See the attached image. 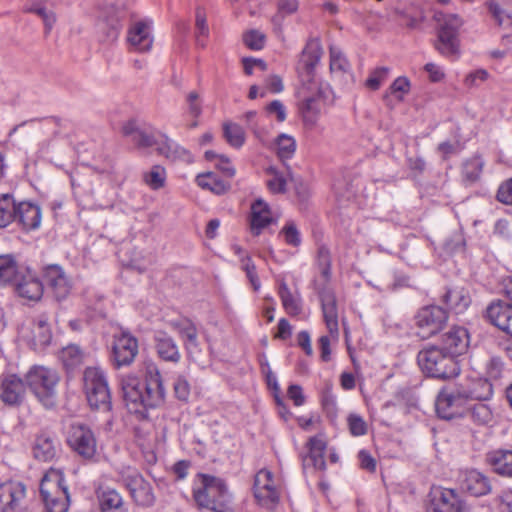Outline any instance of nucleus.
Wrapping results in <instances>:
<instances>
[{"mask_svg": "<svg viewBox=\"0 0 512 512\" xmlns=\"http://www.w3.org/2000/svg\"><path fill=\"white\" fill-rule=\"evenodd\" d=\"M478 389H469L470 386H443L439 391L435 409L438 417L444 420L461 417L470 400H487L492 394V386H475Z\"/></svg>", "mask_w": 512, "mask_h": 512, "instance_id": "nucleus-1", "label": "nucleus"}, {"mask_svg": "<svg viewBox=\"0 0 512 512\" xmlns=\"http://www.w3.org/2000/svg\"><path fill=\"white\" fill-rule=\"evenodd\" d=\"M193 498L200 508L213 512H227L231 502L225 482L206 474L200 475V486L193 489Z\"/></svg>", "mask_w": 512, "mask_h": 512, "instance_id": "nucleus-2", "label": "nucleus"}, {"mask_svg": "<svg viewBox=\"0 0 512 512\" xmlns=\"http://www.w3.org/2000/svg\"><path fill=\"white\" fill-rule=\"evenodd\" d=\"M417 361L422 372L434 379L450 380L460 372L455 358L436 346L422 349L417 355Z\"/></svg>", "mask_w": 512, "mask_h": 512, "instance_id": "nucleus-3", "label": "nucleus"}, {"mask_svg": "<svg viewBox=\"0 0 512 512\" xmlns=\"http://www.w3.org/2000/svg\"><path fill=\"white\" fill-rule=\"evenodd\" d=\"M437 23L436 49L443 56L457 58L460 54L459 29L462 20L456 14L436 11L433 16Z\"/></svg>", "mask_w": 512, "mask_h": 512, "instance_id": "nucleus-4", "label": "nucleus"}, {"mask_svg": "<svg viewBox=\"0 0 512 512\" xmlns=\"http://www.w3.org/2000/svg\"><path fill=\"white\" fill-rule=\"evenodd\" d=\"M328 86L316 78L304 80L297 90L298 108L304 123L313 126L321 111V100L326 97Z\"/></svg>", "mask_w": 512, "mask_h": 512, "instance_id": "nucleus-5", "label": "nucleus"}, {"mask_svg": "<svg viewBox=\"0 0 512 512\" xmlns=\"http://www.w3.org/2000/svg\"><path fill=\"white\" fill-rule=\"evenodd\" d=\"M40 493L49 512H66L69 507L68 487L63 473L50 469L42 478Z\"/></svg>", "mask_w": 512, "mask_h": 512, "instance_id": "nucleus-6", "label": "nucleus"}, {"mask_svg": "<svg viewBox=\"0 0 512 512\" xmlns=\"http://www.w3.org/2000/svg\"><path fill=\"white\" fill-rule=\"evenodd\" d=\"M121 390L128 411L146 418L148 408L161 401L163 386H121Z\"/></svg>", "mask_w": 512, "mask_h": 512, "instance_id": "nucleus-7", "label": "nucleus"}, {"mask_svg": "<svg viewBox=\"0 0 512 512\" xmlns=\"http://www.w3.org/2000/svg\"><path fill=\"white\" fill-rule=\"evenodd\" d=\"M320 300L323 318L328 329L329 336H321L318 343L321 359L324 362H328L331 359V340L337 341L339 337L338 311L335 294L330 289H325L320 292Z\"/></svg>", "mask_w": 512, "mask_h": 512, "instance_id": "nucleus-8", "label": "nucleus"}, {"mask_svg": "<svg viewBox=\"0 0 512 512\" xmlns=\"http://www.w3.org/2000/svg\"><path fill=\"white\" fill-rule=\"evenodd\" d=\"M254 497L262 508L274 510L280 502V490L278 489L274 475L270 470L261 469L254 477Z\"/></svg>", "mask_w": 512, "mask_h": 512, "instance_id": "nucleus-9", "label": "nucleus"}, {"mask_svg": "<svg viewBox=\"0 0 512 512\" xmlns=\"http://www.w3.org/2000/svg\"><path fill=\"white\" fill-rule=\"evenodd\" d=\"M138 354V340L128 331L114 334L110 360L116 368L129 366Z\"/></svg>", "mask_w": 512, "mask_h": 512, "instance_id": "nucleus-10", "label": "nucleus"}, {"mask_svg": "<svg viewBox=\"0 0 512 512\" xmlns=\"http://www.w3.org/2000/svg\"><path fill=\"white\" fill-rule=\"evenodd\" d=\"M448 320V312L437 305L422 307L415 316V324L419 335L423 338L431 337L440 332Z\"/></svg>", "mask_w": 512, "mask_h": 512, "instance_id": "nucleus-11", "label": "nucleus"}, {"mask_svg": "<svg viewBox=\"0 0 512 512\" xmlns=\"http://www.w3.org/2000/svg\"><path fill=\"white\" fill-rule=\"evenodd\" d=\"M70 448L85 460H92L97 452V441L93 431L86 425L72 424L67 437Z\"/></svg>", "mask_w": 512, "mask_h": 512, "instance_id": "nucleus-12", "label": "nucleus"}, {"mask_svg": "<svg viewBox=\"0 0 512 512\" xmlns=\"http://www.w3.org/2000/svg\"><path fill=\"white\" fill-rule=\"evenodd\" d=\"M428 512H468V507L455 490L441 489L432 493Z\"/></svg>", "mask_w": 512, "mask_h": 512, "instance_id": "nucleus-13", "label": "nucleus"}, {"mask_svg": "<svg viewBox=\"0 0 512 512\" xmlns=\"http://www.w3.org/2000/svg\"><path fill=\"white\" fill-rule=\"evenodd\" d=\"M459 484L462 491L474 497H481L492 492L491 479L476 469L461 472Z\"/></svg>", "mask_w": 512, "mask_h": 512, "instance_id": "nucleus-14", "label": "nucleus"}, {"mask_svg": "<svg viewBox=\"0 0 512 512\" xmlns=\"http://www.w3.org/2000/svg\"><path fill=\"white\" fill-rule=\"evenodd\" d=\"M19 333L34 349L46 347L52 338L47 320L42 317L30 322L28 325H23Z\"/></svg>", "mask_w": 512, "mask_h": 512, "instance_id": "nucleus-15", "label": "nucleus"}, {"mask_svg": "<svg viewBox=\"0 0 512 512\" xmlns=\"http://www.w3.org/2000/svg\"><path fill=\"white\" fill-rule=\"evenodd\" d=\"M26 494L24 484L8 481L0 484V510L2 512H15L22 508Z\"/></svg>", "mask_w": 512, "mask_h": 512, "instance_id": "nucleus-16", "label": "nucleus"}, {"mask_svg": "<svg viewBox=\"0 0 512 512\" xmlns=\"http://www.w3.org/2000/svg\"><path fill=\"white\" fill-rule=\"evenodd\" d=\"M134 501L141 506H150L154 502L152 488L137 472L131 471L123 478Z\"/></svg>", "mask_w": 512, "mask_h": 512, "instance_id": "nucleus-17", "label": "nucleus"}, {"mask_svg": "<svg viewBox=\"0 0 512 512\" xmlns=\"http://www.w3.org/2000/svg\"><path fill=\"white\" fill-rule=\"evenodd\" d=\"M127 41L133 51H150L154 42L150 23L146 21L133 23L128 30Z\"/></svg>", "mask_w": 512, "mask_h": 512, "instance_id": "nucleus-18", "label": "nucleus"}, {"mask_svg": "<svg viewBox=\"0 0 512 512\" xmlns=\"http://www.w3.org/2000/svg\"><path fill=\"white\" fill-rule=\"evenodd\" d=\"M486 318L488 321L512 336V305L498 300L492 302L486 309Z\"/></svg>", "mask_w": 512, "mask_h": 512, "instance_id": "nucleus-19", "label": "nucleus"}, {"mask_svg": "<svg viewBox=\"0 0 512 512\" xmlns=\"http://www.w3.org/2000/svg\"><path fill=\"white\" fill-rule=\"evenodd\" d=\"M270 395L274 398L276 405L278 406L279 415L287 420L291 413L285 404V395L281 390L280 386H269ZM286 397L293 401L295 406H301L305 402V396L301 386H288L286 389Z\"/></svg>", "mask_w": 512, "mask_h": 512, "instance_id": "nucleus-20", "label": "nucleus"}, {"mask_svg": "<svg viewBox=\"0 0 512 512\" xmlns=\"http://www.w3.org/2000/svg\"><path fill=\"white\" fill-rule=\"evenodd\" d=\"M44 278L57 300L65 299L69 295L71 283L60 266L50 265L46 267Z\"/></svg>", "mask_w": 512, "mask_h": 512, "instance_id": "nucleus-21", "label": "nucleus"}, {"mask_svg": "<svg viewBox=\"0 0 512 512\" xmlns=\"http://www.w3.org/2000/svg\"><path fill=\"white\" fill-rule=\"evenodd\" d=\"M443 351L455 358L463 354L469 346L468 332L464 327L454 326L443 335Z\"/></svg>", "mask_w": 512, "mask_h": 512, "instance_id": "nucleus-22", "label": "nucleus"}, {"mask_svg": "<svg viewBox=\"0 0 512 512\" xmlns=\"http://www.w3.org/2000/svg\"><path fill=\"white\" fill-rule=\"evenodd\" d=\"M323 54V49L319 40L312 39L307 42L302 51L300 63L304 72L301 74V79L308 80L315 78L313 72L315 67L320 62ZM303 82V80H301Z\"/></svg>", "mask_w": 512, "mask_h": 512, "instance_id": "nucleus-23", "label": "nucleus"}, {"mask_svg": "<svg viewBox=\"0 0 512 512\" xmlns=\"http://www.w3.org/2000/svg\"><path fill=\"white\" fill-rule=\"evenodd\" d=\"M58 449L59 443L55 436L42 432L36 436L32 451L36 460L49 462L56 457Z\"/></svg>", "mask_w": 512, "mask_h": 512, "instance_id": "nucleus-24", "label": "nucleus"}, {"mask_svg": "<svg viewBox=\"0 0 512 512\" xmlns=\"http://www.w3.org/2000/svg\"><path fill=\"white\" fill-rule=\"evenodd\" d=\"M274 221L272 212L262 199L256 200L251 205L250 230L254 236H259L264 228Z\"/></svg>", "mask_w": 512, "mask_h": 512, "instance_id": "nucleus-25", "label": "nucleus"}, {"mask_svg": "<svg viewBox=\"0 0 512 512\" xmlns=\"http://www.w3.org/2000/svg\"><path fill=\"white\" fill-rule=\"evenodd\" d=\"M15 221L25 231L35 230L41 224V209L33 203L21 202L16 208Z\"/></svg>", "mask_w": 512, "mask_h": 512, "instance_id": "nucleus-26", "label": "nucleus"}, {"mask_svg": "<svg viewBox=\"0 0 512 512\" xmlns=\"http://www.w3.org/2000/svg\"><path fill=\"white\" fill-rule=\"evenodd\" d=\"M155 347L159 357L165 361L178 362L180 352L174 339L166 332L158 331L155 334Z\"/></svg>", "mask_w": 512, "mask_h": 512, "instance_id": "nucleus-27", "label": "nucleus"}, {"mask_svg": "<svg viewBox=\"0 0 512 512\" xmlns=\"http://www.w3.org/2000/svg\"><path fill=\"white\" fill-rule=\"evenodd\" d=\"M309 452L303 458V466L313 467L317 470H324L326 468V463L324 459V451L326 448V443L320 437H312L309 440Z\"/></svg>", "mask_w": 512, "mask_h": 512, "instance_id": "nucleus-28", "label": "nucleus"}, {"mask_svg": "<svg viewBox=\"0 0 512 512\" xmlns=\"http://www.w3.org/2000/svg\"><path fill=\"white\" fill-rule=\"evenodd\" d=\"M17 292L22 298L37 301L43 295V284L34 274L28 271L18 282Z\"/></svg>", "mask_w": 512, "mask_h": 512, "instance_id": "nucleus-29", "label": "nucleus"}, {"mask_svg": "<svg viewBox=\"0 0 512 512\" xmlns=\"http://www.w3.org/2000/svg\"><path fill=\"white\" fill-rule=\"evenodd\" d=\"M486 461L497 474L512 477V450L492 451Z\"/></svg>", "mask_w": 512, "mask_h": 512, "instance_id": "nucleus-30", "label": "nucleus"}, {"mask_svg": "<svg viewBox=\"0 0 512 512\" xmlns=\"http://www.w3.org/2000/svg\"><path fill=\"white\" fill-rule=\"evenodd\" d=\"M156 150L160 155L172 161H191L192 159V156L187 149L180 146L179 144H177L176 142H174L173 140L169 139L166 136L161 137L159 145L156 148Z\"/></svg>", "mask_w": 512, "mask_h": 512, "instance_id": "nucleus-31", "label": "nucleus"}, {"mask_svg": "<svg viewBox=\"0 0 512 512\" xmlns=\"http://www.w3.org/2000/svg\"><path fill=\"white\" fill-rule=\"evenodd\" d=\"M97 496L101 512H126L123 499L115 489H100Z\"/></svg>", "mask_w": 512, "mask_h": 512, "instance_id": "nucleus-32", "label": "nucleus"}, {"mask_svg": "<svg viewBox=\"0 0 512 512\" xmlns=\"http://www.w3.org/2000/svg\"><path fill=\"white\" fill-rule=\"evenodd\" d=\"M278 295L284 310L291 316L301 313V299L297 293H293L287 283L282 279L278 285Z\"/></svg>", "mask_w": 512, "mask_h": 512, "instance_id": "nucleus-33", "label": "nucleus"}, {"mask_svg": "<svg viewBox=\"0 0 512 512\" xmlns=\"http://www.w3.org/2000/svg\"><path fill=\"white\" fill-rule=\"evenodd\" d=\"M25 380L26 384H57L60 377L55 369L35 365L27 372Z\"/></svg>", "mask_w": 512, "mask_h": 512, "instance_id": "nucleus-34", "label": "nucleus"}, {"mask_svg": "<svg viewBox=\"0 0 512 512\" xmlns=\"http://www.w3.org/2000/svg\"><path fill=\"white\" fill-rule=\"evenodd\" d=\"M86 396L91 408L103 411L111 409V396L108 386H88Z\"/></svg>", "mask_w": 512, "mask_h": 512, "instance_id": "nucleus-35", "label": "nucleus"}, {"mask_svg": "<svg viewBox=\"0 0 512 512\" xmlns=\"http://www.w3.org/2000/svg\"><path fill=\"white\" fill-rule=\"evenodd\" d=\"M171 326L180 335L188 351L198 347V331L190 320L175 321Z\"/></svg>", "mask_w": 512, "mask_h": 512, "instance_id": "nucleus-36", "label": "nucleus"}, {"mask_svg": "<svg viewBox=\"0 0 512 512\" xmlns=\"http://www.w3.org/2000/svg\"><path fill=\"white\" fill-rule=\"evenodd\" d=\"M196 182L201 188L207 189L217 195L226 193L230 188L228 182L220 179L212 172L198 175Z\"/></svg>", "mask_w": 512, "mask_h": 512, "instance_id": "nucleus-37", "label": "nucleus"}, {"mask_svg": "<svg viewBox=\"0 0 512 512\" xmlns=\"http://www.w3.org/2000/svg\"><path fill=\"white\" fill-rule=\"evenodd\" d=\"M144 183L152 190H158L165 186L166 170L161 165H154L143 173Z\"/></svg>", "mask_w": 512, "mask_h": 512, "instance_id": "nucleus-38", "label": "nucleus"}, {"mask_svg": "<svg viewBox=\"0 0 512 512\" xmlns=\"http://www.w3.org/2000/svg\"><path fill=\"white\" fill-rule=\"evenodd\" d=\"M266 174L268 176L266 185L271 193L280 194L286 191L287 180L282 172L270 166L266 169Z\"/></svg>", "mask_w": 512, "mask_h": 512, "instance_id": "nucleus-39", "label": "nucleus"}, {"mask_svg": "<svg viewBox=\"0 0 512 512\" xmlns=\"http://www.w3.org/2000/svg\"><path fill=\"white\" fill-rule=\"evenodd\" d=\"M223 134L229 145L234 148L242 147L245 142V132L243 128L236 123H224Z\"/></svg>", "mask_w": 512, "mask_h": 512, "instance_id": "nucleus-40", "label": "nucleus"}, {"mask_svg": "<svg viewBox=\"0 0 512 512\" xmlns=\"http://www.w3.org/2000/svg\"><path fill=\"white\" fill-rule=\"evenodd\" d=\"M510 372L503 368V363L499 359H492L486 368V373L484 376V381L488 384L497 381H510L509 384H512V379H508V374Z\"/></svg>", "mask_w": 512, "mask_h": 512, "instance_id": "nucleus-41", "label": "nucleus"}, {"mask_svg": "<svg viewBox=\"0 0 512 512\" xmlns=\"http://www.w3.org/2000/svg\"><path fill=\"white\" fill-rule=\"evenodd\" d=\"M17 205L10 195L0 197V227H6L15 220Z\"/></svg>", "mask_w": 512, "mask_h": 512, "instance_id": "nucleus-42", "label": "nucleus"}, {"mask_svg": "<svg viewBox=\"0 0 512 512\" xmlns=\"http://www.w3.org/2000/svg\"><path fill=\"white\" fill-rule=\"evenodd\" d=\"M483 166L484 161L479 156H475L465 161L462 169L463 179L470 183L477 181L480 177Z\"/></svg>", "mask_w": 512, "mask_h": 512, "instance_id": "nucleus-43", "label": "nucleus"}, {"mask_svg": "<svg viewBox=\"0 0 512 512\" xmlns=\"http://www.w3.org/2000/svg\"><path fill=\"white\" fill-rule=\"evenodd\" d=\"M18 272L15 259L11 255L0 256V285L12 281Z\"/></svg>", "mask_w": 512, "mask_h": 512, "instance_id": "nucleus-44", "label": "nucleus"}, {"mask_svg": "<svg viewBox=\"0 0 512 512\" xmlns=\"http://www.w3.org/2000/svg\"><path fill=\"white\" fill-rule=\"evenodd\" d=\"M296 150V142L293 137L281 134L276 141V152L281 160L290 159Z\"/></svg>", "mask_w": 512, "mask_h": 512, "instance_id": "nucleus-45", "label": "nucleus"}, {"mask_svg": "<svg viewBox=\"0 0 512 512\" xmlns=\"http://www.w3.org/2000/svg\"><path fill=\"white\" fill-rule=\"evenodd\" d=\"M34 396L45 406L51 408L56 404L54 386H28Z\"/></svg>", "mask_w": 512, "mask_h": 512, "instance_id": "nucleus-46", "label": "nucleus"}, {"mask_svg": "<svg viewBox=\"0 0 512 512\" xmlns=\"http://www.w3.org/2000/svg\"><path fill=\"white\" fill-rule=\"evenodd\" d=\"M471 419L478 425H490L493 422V414L488 405L484 403L475 404L469 409Z\"/></svg>", "mask_w": 512, "mask_h": 512, "instance_id": "nucleus-47", "label": "nucleus"}, {"mask_svg": "<svg viewBox=\"0 0 512 512\" xmlns=\"http://www.w3.org/2000/svg\"><path fill=\"white\" fill-rule=\"evenodd\" d=\"M24 386H0V398L8 405H18L24 396Z\"/></svg>", "mask_w": 512, "mask_h": 512, "instance_id": "nucleus-48", "label": "nucleus"}, {"mask_svg": "<svg viewBox=\"0 0 512 512\" xmlns=\"http://www.w3.org/2000/svg\"><path fill=\"white\" fill-rule=\"evenodd\" d=\"M60 358L66 367H73L82 362L83 354L77 345H68L62 349Z\"/></svg>", "mask_w": 512, "mask_h": 512, "instance_id": "nucleus-49", "label": "nucleus"}, {"mask_svg": "<svg viewBox=\"0 0 512 512\" xmlns=\"http://www.w3.org/2000/svg\"><path fill=\"white\" fill-rule=\"evenodd\" d=\"M85 384H107V375L100 366L87 367L83 373Z\"/></svg>", "mask_w": 512, "mask_h": 512, "instance_id": "nucleus-50", "label": "nucleus"}, {"mask_svg": "<svg viewBox=\"0 0 512 512\" xmlns=\"http://www.w3.org/2000/svg\"><path fill=\"white\" fill-rule=\"evenodd\" d=\"M488 9L499 26L512 29V16L507 14L497 2L490 1Z\"/></svg>", "mask_w": 512, "mask_h": 512, "instance_id": "nucleus-51", "label": "nucleus"}, {"mask_svg": "<svg viewBox=\"0 0 512 512\" xmlns=\"http://www.w3.org/2000/svg\"><path fill=\"white\" fill-rule=\"evenodd\" d=\"M280 235L283 236L287 245L297 247L301 244L300 233L293 221L287 222L281 229Z\"/></svg>", "mask_w": 512, "mask_h": 512, "instance_id": "nucleus-52", "label": "nucleus"}, {"mask_svg": "<svg viewBox=\"0 0 512 512\" xmlns=\"http://www.w3.org/2000/svg\"><path fill=\"white\" fill-rule=\"evenodd\" d=\"M410 87L411 84L409 79L407 77L400 76L393 81L389 90L397 100L402 101L404 96L409 93Z\"/></svg>", "mask_w": 512, "mask_h": 512, "instance_id": "nucleus-53", "label": "nucleus"}, {"mask_svg": "<svg viewBox=\"0 0 512 512\" xmlns=\"http://www.w3.org/2000/svg\"><path fill=\"white\" fill-rule=\"evenodd\" d=\"M241 268L245 271L253 289L255 291L260 288V281L257 276L256 267L249 256L241 258Z\"/></svg>", "mask_w": 512, "mask_h": 512, "instance_id": "nucleus-54", "label": "nucleus"}, {"mask_svg": "<svg viewBox=\"0 0 512 512\" xmlns=\"http://www.w3.org/2000/svg\"><path fill=\"white\" fill-rule=\"evenodd\" d=\"M241 268L245 271L253 289L255 291L260 288V281L257 276L256 267L249 256L241 258Z\"/></svg>", "mask_w": 512, "mask_h": 512, "instance_id": "nucleus-55", "label": "nucleus"}, {"mask_svg": "<svg viewBox=\"0 0 512 512\" xmlns=\"http://www.w3.org/2000/svg\"><path fill=\"white\" fill-rule=\"evenodd\" d=\"M188 113L193 118H199L202 113V101L196 91H191L186 96Z\"/></svg>", "mask_w": 512, "mask_h": 512, "instance_id": "nucleus-56", "label": "nucleus"}, {"mask_svg": "<svg viewBox=\"0 0 512 512\" xmlns=\"http://www.w3.org/2000/svg\"><path fill=\"white\" fill-rule=\"evenodd\" d=\"M133 142L141 148L158 147L160 139H156L154 135L145 131H135Z\"/></svg>", "mask_w": 512, "mask_h": 512, "instance_id": "nucleus-57", "label": "nucleus"}, {"mask_svg": "<svg viewBox=\"0 0 512 512\" xmlns=\"http://www.w3.org/2000/svg\"><path fill=\"white\" fill-rule=\"evenodd\" d=\"M388 68L380 67L375 69L366 80V86L372 90L380 88L388 76Z\"/></svg>", "mask_w": 512, "mask_h": 512, "instance_id": "nucleus-58", "label": "nucleus"}, {"mask_svg": "<svg viewBox=\"0 0 512 512\" xmlns=\"http://www.w3.org/2000/svg\"><path fill=\"white\" fill-rule=\"evenodd\" d=\"M244 43L253 50H260L265 44V35L257 30H251L244 34Z\"/></svg>", "mask_w": 512, "mask_h": 512, "instance_id": "nucleus-59", "label": "nucleus"}, {"mask_svg": "<svg viewBox=\"0 0 512 512\" xmlns=\"http://www.w3.org/2000/svg\"><path fill=\"white\" fill-rule=\"evenodd\" d=\"M347 67V61L342 52L336 48H330V70L331 72H343Z\"/></svg>", "mask_w": 512, "mask_h": 512, "instance_id": "nucleus-60", "label": "nucleus"}, {"mask_svg": "<svg viewBox=\"0 0 512 512\" xmlns=\"http://www.w3.org/2000/svg\"><path fill=\"white\" fill-rule=\"evenodd\" d=\"M349 430L354 436H362L367 432V426L362 417L352 414L348 417Z\"/></svg>", "mask_w": 512, "mask_h": 512, "instance_id": "nucleus-61", "label": "nucleus"}, {"mask_svg": "<svg viewBox=\"0 0 512 512\" xmlns=\"http://www.w3.org/2000/svg\"><path fill=\"white\" fill-rule=\"evenodd\" d=\"M444 299L446 303L450 304L455 308L458 307L460 309L467 308L470 303L469 297L462 295L459 292L449 291L445 294Z\"/></svg>", "mask_w": 512, "mask_h": 512, "instance_id": "nucleus-62", "label": "nucleus"}, {"mask_svg": "<svg viewBox=\"0 0 512 512\" xmlns=\"http://www.w3.org/2000/svg\"><path fill=\"white\" fill-rule=\"evenodd\" d=\"M244 72L247 75H252L255 70L259 71H266L267 65L266 63L261 59L256 58H244L242 60Z\"/></svg>", "mask_w": 512, "mask_h": 512, "instance_id": "nucleus-63", "label": "nucleus"}, {"mask_svg": "<svg viewBox=\"0 0 512 512\" xmlns=\"http://www.w3.org/2000/svg\"><path fill=\"white\" fill-rule=\"evenodd\" d=\"M497 199L506 205H512V178L500 185Z\"/></svg>", "mask_w": 512, "mask_h": 512, "instance_id": "nucleus-64", "label": "nucleus"}]
</instances>
